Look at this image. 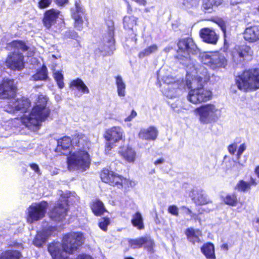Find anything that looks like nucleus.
<instances>
[{
    "instance_id": "1",
    "label": "nucleus",
    "mask_w": 259,
    "mask_h": 259,
    "mask_svg": "<svg viewBox=\"0 0 259 259\" xmlns=\"http://www.w3.org/2000/svg\"><path fill=\"white\" fill-rule=\"evenodd\" d=\"M209 77L207 70L202 66H200L193 73H187L186 85L191 89L187 96L189 102L197 104L211 99L212 92L203 88L204 83L209 79Z\"/></svg>"
},
{
    "instance_id": "2",
    "label": "nucleus",
    "mask_w": 259,
    "mask_h": 259,
    "mask_svg": "<svg viewBox=\"0 0 259 259\" xmlns=\"http://www.w3.org/2000/svg\"><path fill=\"white\" fill-rule=\"evenodd\" d=\"M82 244V234L72 232L65 235L62 243L53 242L48 245V250L52 259H70L68 254H72Z\"/></svg>"
},
{
    "instance_id": "3",
    "label": "nucleus",
    "mask_w": 259,
    "mask_h": 259,
    "mask_svg": "<svg viewBox=\"0 0 259 259\" xmlns=\"http://www.w3.org/2000/svg\"><path fill=\"white\" fill-rule=\"evenodd\" d=\"M16 87L14 80L10 79H4L0 86V98L8 99V104L4 107L7 112L14 113L17 111L25 112L30 106V103L27 99L23 98L16 100Z\"/></svg>"
},
{
    "instance_id": "4",
    "label": "nucleus",
    "mask_w": 259,
    "mask_h": 259,
    "mask_svg": "<svg viewBox=\"0 0 259 259\" xmlns=\"http://www.w3.org/2000/svg\"><path fill=\"white\" fill-rule=\"evenodd\" d=\"M177 59L179 62L184 66L187 73H193L197 69L195 61L191 55H197L199 50L192 38L190 37L180 39L177 43Z\"/></svg>"
},
{
    "instance_id": "5",
    "label": "nucleus",
    "mask_w": 259,
    "mask_h": 259,
    "mask_svg": "<svg viewBox=\"0 0 259 259\" xmlns=\"http://www.w3.org/2000/svg\"><path fill=\"white\" fill-rule=\"evenodd\" d=\"M47 97L42 95L39 96L38 101L30 113L22 117V123L33 131L38 130L41 123L45 121L50 114V110L47 107Z\"/></svg>"
},
{
    "instance_id": "6",
    "label": "nucleus",
    "mask_w": 259,
    "mask_h": 259,
    "mask_svg": "<svg viewBox=\"0 0 259 259\" xmlns=\"http://www.w3.org/2000/svg\"><path fill=\"white\" fill-rule=\"evenodd\" d=\"M236 84L241 91L255 90L259 88V69L244 71L236 77Z\"/></svg>"
},
{
    "instance_id": "7",
    "label": "nucleus",
    "mask_w": 259,
    "mask_h": 259,
    "mask_svg": "<svg viewBox=\"0 0 259 259\" xmlns=\"http://www.w3.org/2000/svg\"><path fill=\"white\" fill-rule=\"evenodd\" d=\"M69 154L67 159V167L69 170L84 171L89 168L91 160L88 152L79 150Z\"/></svg>"
},
{
    "instance_id": "8",
    "label": "nucleus",
    "mask_w": 259,
    "mask_h": 259,
    "mask_svg": "<svg viewBox=\"0 0 259 259\" xmlns=\"http://www.w3.org/2000/svg\"><path fill=\"white\" fill-rule=\"evenodd\" d=\"M107 26L108 36L103 37V40L99 43L98 48L95 50V53L97 55H110L115 50L114 27L113 22H109Z\"/></svg>"
},
{
    "instance_id": "9",
    "label": "nucleus",
    "mask_w": 259,
    "mask_h": 259,
    "mask_svg": "<svg viewBox=\"0 0 259 259\" xmlns=\"http://www.w3.org/2000/svg\"><path fill=\"white\" fill-rule=\"evenodd\" d=\"M194 112L201 123L208 124L215 120L220 110L214 104H206L196 108Z\"/></svg>"
},
{
    "instance_id": "10",
    "label": "nucleus",
    "mask_w": 259,
    "mask_h": 259,
    "mask_svg": "<svg viewBox=\"0 0 259 259\" xmlns=\"http://www.w3.org/2000/svg\"><path fill=\"white\" fill-rule=\"evenodd\" d=\"M48 207V204L45 201L33 203L26 210L27 222L31 224L42 219L45 216Z\"/></svg>"
},
{
    "instance_id": "11",
    "label": "nucleus",
    "mask_w": 259,
    "mask_h": 259,
    "mask_svg": "<svg viewBox=\"0 0 259 259\" xmlns=\"http://www.w3.org/2000/svg\"><path fill=\"white\" fill-rule=\"evenodd\" d=\"M201 62L212 69L224 68L227 65L225 57L219 53H204L200 55Z\"/></svg>"
},
{
    "instance_id": "12",
    "label": "nucleus",
    "mask_w": 259,
    "mask_h": 259,
    "mask_svg": "<svg viewBox=\"0 0 259 259\" xmlns=\"http://www.w3.org/2000/svg\"><path fill=\"white\" fill-rule=\"evenodd\" d=\"M123 136V131L119 126L112 127L106 131L104 138L107 141L105 149L106 154H109V151L116 146V143L122 139Z\"/></svg>"
},
{
    "instance_id": "13",
    "label": "nucleus",
    "mask_w": 259,
    "mask_h": 259,
    "mask_svg": "<svg viewBox=\"0 0 259 259\" xmlns=\"http://www.w3.org/2000/svg\"><path fill=\"white\" fill-rule=\"evenodd\" d=\"M24 59L21 52H11L6 60V65L11 70L21 71L25 66Z\"/></svg>"
},
{
    "instance_id": "14",
    "label": "nucleus",
    "mask_w": 259,
    "mask_h": 259,
    "mask_svg": "<svg viewBox=\"0 0 259 259\" xmlns=\"http://www.w3.org/2000/svg\"><path fill=\"white\" fill-rule=\"evenodd\" d=\"M186 88V81L178 80L171 85H165L162 92L167 98L172 99L180 95Z\"/></svg>"
},
{
    "instance_id": "15",
    "label": "nucleus",
    "mask_w": 259,
    "mask_h": 259,
    "mask_svg": "<svg viewBox=\"0 0 259 259\" xmlns=\"http://www.w3.org/2000/svg\"><path fill=\"white\" fill-rule=\"evenodd\" d=\"M253 51L249 46H236L232 53V59L236 64H239L251 57Z\"/></svg>"
},
{
    "instance_id": "16",
    "label": "nucleus",
    "mask_w": 259,
    "mask_h": 259,
    "mask_svg": "<svg viewBox=\"0 0 259 259\" xmlns=\"http://www.w3.org/2000/svg\"><path fill=\"white\" fill-rule=\"evenodd\" d=\"M61 199L57 202L50 212V217L56 221H61L66 215L68 205L67 198L61 195Z\"/></svg>"
},
{
    "instance_id": "17",
    "label": "nucleus",
    "mask_w": 259,
    "mask_h": 259,
    "mask_svg": "<svg viewBox=\"0 0 259 259\" xmlns=\"http://www.w3.org/2000/svg\"><path fill=\"white\" fill-rule=\"evenodd\" d=\"M102 181L110 185L122 187L123 178L108 169H104L100 175Z\"/></svg>"
},
{
    "instance_id": "18",
    "label": "nucleus",
    "mask_w": 259,
    "mask_h": 259,
    "mask_svg": "<svg viewBox=\"0 0 259 259\" xmlns=\"http://www.w3.org/2000/svg\"><path fill=\"white\" fill-rule=\"evenodd\" d=\"M56 230L55 227L49 226L42 231L38 232L33 241V244L38 247H41Z\"/></svg>"
},
{
    "instance_id": "19",
    "label": "nucleus",
    "mask_w": 259,
    "mask_h": 259,
    "mask_svg": "<svg viewBox=\"0 0 259 259\" xmlns=\"http://www.w3.org/2000/svg\"><path fill=\"white\" fill-rule=\"evenodd\" d=\"M72 17L74 20V26L77 30L82 28V18L84 15V10L78 3H76L75 8L71 9Z\"/></svg>"
},
{
    "instance_id": "20",
    "label": "nucleus",
    "mask_w": 259,
    "mask_h": 259,
    "mask_svg": "<svg viewBox=\"0 0 259 259\" xmlns=\"http://www.w3.org/2000/svg\"><path fill=\"white\" fill-rule=\"evenodd\" d=\"M60 11L55 9H51L47 10L44 14L42 23L48 29L55 24L57 19L59 18Z\"/></svg>"
},
{
    "instance_id": "21",
    "label": "nucleus",
    "mask_w": 259,
    "mask_h": 259,
    "mask_svg": "<svg viewBox=\"0 0 259 259\" xmlns=\"http://www.w3.org/2000/svg\"><path fill=\"white\" fill-rule=\"evenodd\" d=\"M190 196L194 203L197 205H205L211 203L206 194L201 189H193Z\"/></svg>"
},
{
    "instance_id": "22",
    "label": "nucleus",
    "mask_w": 259,
    "mask_h": 259,
    "mask_svg": "<svg viewBox=\"0 0 259 259\" xmlns=\"http://www.w3.org/2000/svg\"><path fill=\"white\" fill-rule=\"evenodd\" d=\"M200 35L204 42L211 45L217 44L219 39V35L215 32L208 28L201 29L200 31Z\"/></svg>"
},
{
    "instance_id": "23",
    "label": "nucleus",
    "mask_w": 259,
    "mask_h": 259,
    "mask_svg": "<svg viewBox=\"0 0 259 259\" xmlns=\"http://www.w3.org/2000/svg\"><path fill=\"white\" fill-rule=\"evenodd\" d=\"M243 37L249 42H254L259 40V25L246 28L243 32Z\"/></svg>"
},
{
    "instance_id": "24",
    "label": "nucleus",
    "mask_w": 259,
    "mask_h": 259,
    "mask_svg": "<svg viewBox=\"0 0 259 259\" xmlns=\"http://www.w3.org/2000/svg\"><path fill=\"white\" fill-rule=\"evenodd\" d=\"M72 141L69 137H64L57 141V147L56 149L57 152L61 154L67 155L70 153V146Z\"/></svg>"
},
{
    "instance_id": "25",
    "label": "nucleus",
    "mask_w": 259,
    "mask_h": 259,
    "mask_svg": "<svg viewBox=\"0 0 259 259\" xmlns=\"http://www.w3.org/2000/svg\"><path fill=\"white\" fill-rule=\"evenodd\" d=\"M158 134L157 129L155 126H151L147 128H141L138 135L139 138L142 140L154 141L157 138Z\"/></svg>"
},
{
    "instance_id": "26",
    "label": "nucleus",
    "mask_w": 259,
    "mask_h": 259,
    "mask_svg": "<svg viewBox=\"0 0 259 259\" xmlns=\"http://www.w3.org/2000/svg\"><path fill=\"white\" fill-rule=\"evenodd\" d=\"M138 18L134 16H126L123 19V25L125 29L132 30L135 35L134 39L137 41L136 31L134 27L137 25Z\"/></svg>"
},
{
    "instance_id": "27",
    "label": "nucleus",
    "mask_w": 259,
    "mask_h": 259,
    "mask_svg": "<svg viewBox=\"0 0 259 259\" xmlns=\"http://www.w3.org/2000/svg\"><path fill=\"white\" fill-rule=\"evenodd\" d=\"M7 48L9 50H13V52H25L28 49L25 43L22 40H14L8 44Z\"/></svg>"
},
{
    "instance_id": "28",
    "label": "nucleus",
    "mask_w": 259,
    "mask_h": 259,
    "mask_svg": "<svg viewBox=\"0 0 259 259\" xmlns=\"http://www.w3.org/2000/svg\"><path fill=\"white\" fill-rule=\"evenodd\" d=\"M117 95L120 97H124L126 94V84L120 75L114 77Z\"/></svg>"
},
{
    "instance_id": "29",
    "label": "nucleus",
    "mask_w": 259,
    "mask_h": 259,
    "mask_svg": "<svg viewBox=\"0 0 259 259\" xmlns=\"http://www.w3.org/2000/svg\"><path fill=\"white\" fill-rule=\"evenodd\" d=\"M119 153L128 162H134L135 160L136 153L131 147L123 148L119 151Z\"/></svg>"
},
{
    "instance_id": "30",
    "label": "nucleus",
    "mask_w": 259,
    "mask_h": 259,
    "mask_svg": "<svg viewBox=\"0 0 259 259\" xmlns=\"http://www.w3.org/2000/svg\"><path fill=\"white\" fill-rule=\"evenodd\" d=\"M246 149V146L245 144L243 143L240 145L237 151V158L238 161L234 165L233 168H237L238 172L242 169L247 160V158L245 156L244 157L243 160L241 159V155L245 151Z\"/></svg>"
},
{
    "instance_id": "31",
    "label": "nucleus",
    "mask_w": 259,
    "mask_h": 259,
    "mask_svg": "<svg viewBox=\"0 0 259 259\" xmlns=\"http://www.w3.org/2000/svg\"><path fill=\"white\" fill-rule=\"evenodd\" d=\"M71 89H76L78 91H81L82 94H89L90 93L89 89L85 84L84 82L79 78L72 80L70 83Z\"/></svg>"
},
{
    "instance_id": "32",
    "label": "nucleus",
    "mask_w": 259,
    "mask_h": 259,
    "mask_svg": "<svg viewBox=\"0 0 259 259\" xmlns=\"http://www.w3.org/2000/svg\"><path fill=\"white\" fill-rule=\"evenodd\" d=\"M201 251L207 259H215L214 246L211 243L204 244L201 247Z\"/></svg>"
},
{
    "instance_id": "33",
    "label": "nucleus",
    "mask_w": 259,
    "mask_h": 259,
    "mask_svg": "<svg viewBox=\"0 0 259 259\" xmlns=\"http://www.w3.org/2000/svg\"><path fill=\"white\" fill-rule=\"evenodd\" d=\"M185 234L188 240L193 244L200 241L199 236L201 235V232L198 230H195L192 228H188L186 230Z\"/></svg>"
},
{
    "instance_id": "34",
    "label": "nucleus",
    "mask_w": 259,
    "mask_h": 259,
    "mask_svg": "<svg viewBox=\"0 0 259 259\" xmlns=\"http://www.w3.org/2000/svg\"><path fill=\"white\" fill-rule=\"evenodd\" d=\"M21 257V253L17 250H6L0 254V259H20Z\"/></svg>"
},
{
    "instance_id": "35",
    "label": "nucleus",
    "mask_w": 259,
    "mask_h": 259,
    "mask_svg": "<svg viewBox=\"0 0 259 259\" xmlns=\"http://www.w3.org/2000/svg\"><path fill=\"white\" fill-rule=\"evenodd\" d=\"M48 77V69L45 65H43L40 69L37 70L35 74L31 77V79L34 81L46 80Z\"/></svg>"
},
{
    "instance_id": "36",
    "label": "nucleus",
    "mask_w": 259,
    "mask_h": 259,
    "mask_svg": "<svg viewBox=\"0 0 259 259\" xmlns=\"http://www.w3.org/2000/svg\"><path fill=\"white\" fill-rule=\"evenodd\" d=\"M158 50V47L156 44H152L141 51L138 55L140 58H143L156 53Z\"/></svg>"
},
{
    "instance_id": "37",
    "label": "nucleus",
    "mask_w": 259,
    "mask_h": 259,
    "mask_svg": "<svg viewBox=\"0 0 259 259\" xmlns=\"http://www.w3.org/2000/svg\"><path fill=\"white\" fill-rule=\"evenodd\" d=\"M91 208L94 213L96 215H101L105 211L103 202L99 199H96L93 201Z\"/></svg>"
},
{
    "instance_id": "38",
    "label": "nucleus",
    "mask_w": 259,
    "mask_h": 259,
    "mask_svg": "<svg viewBox=\"0 0 259 259\" xmlns=\"http://www.w3.org/2000/svg\"><path fill=\"white\" fill-rule=\"evenodd\" d=\"M132 223L134 227H137L139 230L144 229L143 219L141 213L138 211L133 217Z\"/></svg>"
},
{
    "instance_id": "39",
    "label": "nucleus",
    "mask_w": 259,
    "mask_h": 259,
    "mask_svg": "<svg viewBox=\"0 0 259 259\" xmlns=\"http://www.w3.org/2000/svg\"><path fill=\"white\" fill-rule=\"evenodd\" d=\"M222 2V0H203L202 8L210 12L214 7H218Z\"/></svg>"
},
{
    "instance_id": "40",
    "label": "nucleus",
    "mask_w": 259,
    "mask_h": 259,
    "mask_svg": "<svg viewBox=\"0 0 259 259\" xmlns=\"http://www.w3.org/2000/svg\"><path fill=\"white\" fill-rule=\"evenodd\" d=\"M144 237H141L135 239H129V245L133 249L140 248L144 245Z\"/></svg>"
},
{
    "instance_id": "41",
    "label": "nucleus",
    "mask_w": 259,
    "mask_h": 259,
    "mask_svg": "<svg viewBox=\"0 0 259 259\" xmlns=\"http://www.w3.org/2000/svg\"><path fill=\"white\" fill-rule=\"evenodd\" d=\"M224 201L225 203L231 206L236 205L237 199L236 195L234 193L231 194H228L224 198Z\"/></svg>"
},
{
    "instance_id": "42",
    "label": "nucleus",
    "mask_w": 259,
    "mask_h": 259,
    "mask_svg": "<svg viewBox=\"0 0 259 259\" xmlns=\"http://www.w3.org/2000/svg\"><path fill=\"white\" fill-rule=\"evenodd\" d=\"M249 184L244 180H240L235 186V189L240 192H245L249 189Z\"/></svg>"
},
{
    "instance_id": "43",
    "label": "nucleus",
    "mask_w": 259,
    "mask_h": 259,
    "mask_svg": "<svg viewBox=\"0 0 259 259\" xmlns=\"http://www.w3.org/2000/svg\"><path fill=\"white\" fill-rule=\"evenodd\" d=\"M217 24L220 27L222 30L223 35H224V47L227 49L229 47V45L227 42V32H226V25L225 22L222 20H220L218 21Z\"/></svg>"
},
{
    "instance_id": "44",
    "label": "nucleus",
    "mask_w": 259,
    "mask_h": 259,
    "mask_svg": "<svg viewBox=\"0 0 259 259\" xmlns=\"http://www.w3.org/2000/svg\"><path fill=\"white\" fill-rule=\"evenodd\" d=\"M54 77L58 87L60 89H62L64 87V83L63 82V75L59 71H56L54 73Z\"/></svg>"
},
{
    "instance_id": "45",
    "label": "nucleus",
    "mask_w": 259,
    "mask_h": 259,
    "mask_svg": "<svg viewBox=\"0 0 259 259\" xmlns=\"http://www.w3.org/2000/svg\"><path fill=\"white\" fill-rule=\"evenodd\" d=\"M144 245L149 251H151L154 245L153 240L149 236L144 237Z\"/></svg>"
},
{
    "instance_id": "46",
    "label": "nucleus",
    "mask_w": 259,
    "mask_h": 259,
    "mask_svg": "<svg viewBox=\"0 0 259 259\" xmlns=\"http://www.w3.org/2000/svg\"><path fill=\"white\" fill-rule=\"evenodd\" d=\"M110 224V220L109 218H104L102 219L99 223V227L102 230L106 231L107 229L108 226Z\"/></svg>"
},
{
    "instance_id": "47",
    "label": "nucleus",
    "mask_w": 259,
    "mask_h": 259,
    "mask_svg": "<svg viewBox=\"0 0 259 259\" xmlns=\"http://www.w3.org/2000/svg\"><path fill=\"white\" fill-rule=\"evenodd\" d=\"M183 5L187 8H191L197 6L198 3L197 0H184Z\"/></svg>"
},
{
    "instance_id": "48",
    "label": "nucleus",
    "mask_w": 259,
    "mask_h": 259,
    "mask_svg": "<svg viewBox=\"0 0 259 259\" xmlns=\"http://www.w3.org/2000/svg\"><path fill=\"white\" fill-rule=\"evenodd\" d=\"M52 2V0H39L38 6L41 9H45L49 7Z\"/></svg>"
},
{
    "instance_id": "49",
    "label": "nucleus",
    "mask_w": 259,
    "mask_h": 259,
    "mask_svg": "<svg viewBox=\"0 0 259 259\" xmlns=\"http://www.w3.org/2000/svg\"><path fill=\"white\" fill-rule=\"evenodd\" d=\"M162 80L165 85H171L175 82H176L175 78L169 75L163 76Z\"/></svg>"
},
{
    "instance_id": "50",
    "label": "nucleus",
    "mask_w": 259,
    "mask_h": 259,
    "mask_svg": "<svg viewBox=\"0 0 259 259\" xmlns=\"http://www.w3.org/2000/svg\"><path fill=\"white\" fill-rule=\"evenodd\" d=\"M168 211L175 216H178L179 215V209L176 205H170L168 208Z\"/></svg>"
},
{
    "instance_id": "51",
    "label": "nucleus",
    "mask_w": 259,
    "mask_h": 259,
    "mask_svg": "<svg viewBox=\"0 0 259 259\" xmlns=\"http://www.w3.org/2000/svg\"><path fill=\"white\" fill-rule=\"evenodd\" d=\"M237 148V145L236 143H233L230 145H229L228 147V150L229 152L232 154L234 155L236 151Z\"/></svg>"
},
{
    "instance_id": "52",
    "label": "nucleus",
    "mask_w": 259,
    "mask_h": 259,
    "mask_svg": "<svg viewBox=\"0 0 259 259\" xmlns=\"http://www.w3.org/2000/svg\"><path fill=\"white\" fill-rule=\"evenodd\" d=\"M137 115V112L134 110H133L131 112V114L127 116L126 118H125L124 121H132L134 118H135Z\"/></svg>"
},
{
    "instance_id": "53",
    "label": "nucleus",
    "mask_w": 259,
    "mask_h": 259,
    "mask_svg": "<svg viewBox=\"0 0 259 259\" xmlns=\"http://www.w3.org/2000/svg\"><path fill=\"white\" fill-rule=\"evenodd\" d=\"M31 168L36 173L40 174V169L38 165L36 163H30L29 164Z\"/></svg>"
},
{
    "instance_id": "54",
    "label": "nucleus",
    "mask_w": 259,
    "mask_h": 259,
    "mask_svg": "<svg viewBox=\"0 0 259 259\" xmlns=\"http://www.w3.org/2000/svg\"><path fill=\"white\" fill-rule=\"evenodd\" d=\"M56 4L59 6H63L67 4L68 0H54Z\"/></svg>"
},
{
    "instance_id": "55",
    "label": "nucleus",
    "mask_w": 259,
    "mask_h": 259,
    "mask_svg": "<svg viewBox=\"0 0 259 259\" xmlns=\"http://www.w3.org/2000/svg\"><path fill=\"white\" fill-rule=\"evenodd\" d=\"M76 259H93L90 255L82 254L77 256Z\"/></svg>"
},
{
    "instance_id": "56",
    "label": "nucleus",
    "mask_w": 259,
    "mask_h": 259,
    "mask_svg": "<svg viewBox=\"0 0 259 259\" xmlns=\"http://www.w3.org/2000/svg\"><path fill=\"white\" fill-rule=\"evenodd\" d=\"M248 184H249V187L250 188V186L251 185L255 186L257 185V183L256 182L255 179L253 178L252 177L250 178V181L248 182Z\"/></svg>"
},
{
    "instance_id": "57",
    "label": "nucleus",
    "mask_w": 259,
    "mask_h": 259,
    "mask_svg": "<svg viewBox=\"0 0 259 259\" xmlns=\"http://www.w3.org/2000/svg\"><path fill=\"white\" fill-rule=\"evenodd\" d=\"M164 159L163 158H159L158 160H156L154 162V164H155V165H157L158 164L163 163L164 162Z\"/></svg>"
},
{
    "instance_id": "58",
    "label": "nucleus",
    "mask_w": 259,
    "mask_h": 259,
    "mask_svg": "<svg viewBox=\"0 0 259 259\" xmlns=\"http://www.w3.org/2000/svg\"><path fill=\"white\" fill-rule=\"evenodd\" d=\"M190 216L191 217L192 219H193L195 221H196L198 219V215L195 213L192 212L191 214H190Z\"/></svg>"
},
{
    "instance_id": "59",
    "label": "nucleus",
    "mask_w": 259,
    "mask_h": 259,
    "mask_svg": "<svg viewBox=\"0 0 259 259\" xmlns=\"http://www.w3.org/2000/svg\"><path fill=\"white\" fill-rule=\"evenodd\" d=\"M221 248L223 249L227 250L228 249V244L226 243L222 244L221 246Z\"/></svg>"
},
{
    "instance_id": "60",
    "label": "nucleus",
    "mask_w": 259,
    "mask_h": 259,
    "mask_svg": "<svg viewBox=\"0 0 259 259\" xmlns=\"http://www.w3.org/2000/svg\"><path fill=\"white\" fill-rule=\"evenodd\" d=\"M255 172L257 175V177L259 178V166H257L255 169Z\"/></svg>"
},
{
    "instance_id": "61",
    "label": "nucleus",
    "mask_w": 259,
    "mask_h": 259,
    "mask_svg": "<svg viewBox=\"0 0 259 259\" xmlns=\"http://www.w3.org/2000/svg\"><path fill=\"white\" fill-rule=\"evenodd\" d=\"M183 208H185L187 210V213L188 214H190L192 213V211L189 208L183 206Z\"/></svg>"
},
{
    "instance_id": "62",
    "label": "nucleus",
    "mask_w": 259,
    "mask_h": 259,
    "mask_svg": "<svg viewBox=\"0 0 259 259\" xmlns=\"http://www.w3.org/2000/svg\"><path fill=\"white\" fill-rule=\"evenodd\" d=\"M128 4V8H127V12L128 13H130V12L132 11V8L131 7V6H130L129 4L127 3Z\"/></svg>"
},
{
    "instance_id": "63",
    "label": "nucleus",
    "mask_w": 259,
    "mask_h": 259,
    "mask_svg": "<svg viewBox=\"0 0 259 259\" xmlns=\"http://www.w3.org/2000/svg\"><path fill=\"white\" fill-rule=\"evenodd\" d=\"M169 51V48H165L164 49V51L166 52H167Z\"/></svg>"
},
{
    "instance_id": "64",
    "label": "nucleus",
    "mask_w": 259,
    "mask_h": 259,
    "mask_svg": "<svg viewBox=\"0 0 259 259\" xmlns=\"http://www.w3.org/2000/svg\"><path fill=\"white\" fill-rule=\"evenodd\" d=\"M124 259H134V258L132 257L128 256V257H125Z\"/></svg>"
}]
</instances>
